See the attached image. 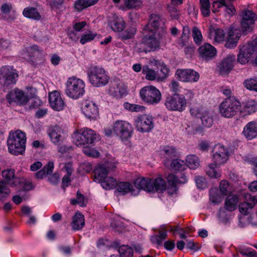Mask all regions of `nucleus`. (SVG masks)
<instances>
[{
    "mask_svg": "<svg viewBox=\"0 0 257 257\" xmlns=\"http://www.w3.org/2000/svg\"><path fill=\"white\" fill-rule=\"evenodd\" d=\"M134 184L138 189H143L149 192H163L166 189V183L161 178H158L155 180L148 178H138L135 180Z\"/></svg>",
    "mask_w": 257,
    "mask_h": 257,
    "instance_id": "2",
    "label": "nucleus"
},
{
    "mask_svg": "<svg viewBox=\"0 0 257 257\" xmlns=\"http://www.w3.org/2000/svg\"><path fill=\"white\" fill-rule=\"evenodd\" d=\"M159 235H155L152 236L151 240L152 243L158 245H161L162 241L166 239L167 233L166 231L161 232L159 231Z\"/></svg>",
    "mask_w": 257,
    "mask_h": 257,
    "instance_id": "48",
    "label": "nucleus"
},
{
    "mask_svg": "<svg viewBox=\"0 0 257 257\" xmlns=\"http://www.w3.org/2000/svg\"><path fill=\"white\" fill-rule=\"evenodd\" d=\"M96 139V134L91 129L84 128L73 135L74 142L77 146L92 144Z\"/></svg>",
    "mask_w": 257,
    "mask_h": 257,
    "instance_id": "9",
    "label": "nucleus"
},
{
    "mask_svg": "<svg viewBox=\"0 0 257 257\" xmlns=\"http://www.w3.org/2000/svg\"><path fill=\"white\" fill-rule=\"evenodd\" d=\"M220 3L225 7V11L228 15L232 16L235 13V9L232 5H227L225 0H220Z\"/></svg>",
    "mask_w": 257,
    "mask_h": 257,
    "instance_id": "59",
    "label": "nucleus"
},
{
    "mask_svg": "<svg viewBox=\"0 0 257 257\" xmlns=\"http://www.w3.org/2000/svg\"><path fill=\"white\" fill-rule=\"evenodd\" d=\"M186 164L191 169H195L200 165V161L197 156L194 155H188L186 158Z\"/></svg>",
    "mask_w": 257,
    "mask_h": 257,
    "instance_id": "38",
    "label": "nucleus"
},
{
    "mask_svg": "<svg viewBox=\"0 0 257 257\" xmlns=\"http://www.w3.org/2000/svg\"><path fill=\"white\" fill-rule=\"evenodd\" d=\"M23 14L26 17L34 19L35 20H39L41 18V16L36 8H31L25 9Z\"/></svg>",
    "mask_w": 257,
    "mask_h": 257,
    "instance_id": "41",
    "label": "nucleus"
},
{
    "mask_svg": "<svg viewBox=\"0 0 257 257\" xmlns=\"http://www.w3.org/2000/svg\"><path fill=\"white\" fill-rule=\"evenodd\" d=\"M235 62L236 57L234 55L230 54L224 57L218 65L220 74H227L233 69Z\"/></svg>",
    "mask_w": 257,
    "mask_h": 257,
    "instance_id": "18",
    "label": "nucleus"
},
{
    "mask_svg": "<svg viewBox=\"0 0 257 257\" xmlns=\"http://www.w3.org/2000/svg\"><path fill=\"white\" fill-rule=\"evenodd\" d=\"M113 133L121 140H127L132 135V126L127 121L117 120L113 123Z\"/></svg>",
    "mask_w": 257,
    "mask_h": 257,
    "instance_id": "11",
    "label": "nucleus"
},
{
    "mask_svg": "<svg viewBox=\"0 0 257 257\" xmlns=\"http://www.w3.org/2000/svg\"><path fill=\"white\" fill-rule=\"evenodd\" d=\"M257 48V39L244 45L239 46V52L237 55V61L241 64H245L249 61L250 58Z\"/></svg>",
    "mask_w": 257,
    "mask_h": 257,
    "instance_id": "14",
    "label": "nucleus"
},
{
    "mask_svg": "<svg viewBox=\"0 0 257 257\" xmlns=\"http://www.w3.org/2000/svg\"><path fill=\"white\" fill-rule=\"evenodd\" d=\"M175 75L179 80L185 82H197L200 77L199 73L191 69H178Z\"/></svg>",
    "mask_w": 257,
    "mask_h": 257,
    "instance_id": "16",
    "label": "nucleus"
},
{
    "mask_svg": "<svg viewBox=\"0 0 257 257\" xmlns=\"http://www.w3.org/2000/svg\"><path fill=\"white\" fill-rule=\"evenodd\" d=\"M219 188L223 196L227 195L230 192V186L228 182L225 180H222L220 182Z\"/></svg>",
    "mask_w": 257,
    "mask_h": 257,
    "instance_id": "52",
    "label": "nucleus"
},
{
    "mask_svg": "<svg viewBox=\"0 0 257 257\" xmlns=\"http://www.w3.org/2000/svg\"><path fill=\"white\" fill-rule=\"evenodd\" d=\"M137 32V29L134 27L128 28L120 35V38L122 40H126L133 38Z\"/></svg>",
    "mask_w": 257,
    "mask_h": 257,
    "instance_id": "49",
    "label": "nucleus"
},
{
    "mask_svg": "<svg viewBox=\"0 0 257 257\" xmlns=\"http://www.w3.org/2000/svg\"><path fill=\"white\" fill-rule=\"evenodd\" d=\"M54 169V163L52 162H49L41 170L37 172L35 174L37 179H42L45 174H50L52 173Z\"/></svg>",
    "mask_w": 257,
    "mask_h": 257,
    "instance_id": "36",
    "label": "nucleus"
},
{
    "mask_svg": "<svg viewBox=\"0 0 257 257\" xmlns=\"http://www.w3.org/2000/svg\"><path fill=\"white\" fill-rule=\"evenodd\" d=\"M162 23L163 22L160 16L152 14L150 17L148 24L144 27V31L146 32L155 33L159 29Z\"/></svg>",
    "mask_w": 257,
    "mask_h": 257,
    "instance_id": "26",
    "label": "nucleus"
},
{
    "mask_svg": "<svg viewBox=\"0 0 257 257\" xmlns=\"http://www.w3.org/2000/svg\"><path fill=\"white\" fill-rule=\"evenodd\" d=\"M110 91H112L115 95L122 96L125 93L126 89L122 83L115 82L111 84Z\"/></svg>",
    "mask_w": 257,
    "mask_h": 257,
    "instance_id": "37",
    "label": "nucleus"
},
{
    "mask_svg": "<svg viewBox=\"0 0 257 257\" xmlns=\"http://www.w3.org/2000/svg\"><path fill=\"white\" fill-rule=\"evenodd\" d=\"M117 190L122 195L132 191L131 185L128 182H120L116 185Z\"/></svg>",
    "mask_w": 257,
    "mask_h": 257,
    "instance_id": "50",
    "label": "nucleus"
},
{
    "mask_svg": "<svg viewBox=\"0 0 257 257\" xmlns=\"http://www.w3.org/2000/svg\"><path fill=\"white\" fill-rule=\"evenodd\" d=\"M243 85L249 90L257 92V77L245 80Z\"/></svg>",
    "mask_w": 257,
    "mask_h": 257,
    "instance_id": "45",
    "label": "nucleus"
},
{
    "mask_svg": "<svg viewBox=\"0 0 257 257\" xmlns=\"http://www.w3.org/2000/svg\"><path fill=\"white\" fill-rule=\"evenodd\" d=\"M6 97L10 103L15 102L19 105H25L29 101L28 96L23 91L19 89L9 92Z\"/></svg>",
    "mask_w": 257,
    "mask_h": 257,
    "instance_id": "20",
    "label": "nucleus"
},
{
    "mask_svg": "<svg viewBox=\"0 0 257 257\" xmlns=\"http://www.w3.org/2000/svg\"><path fill=\"white\" fill-rule=\"evenodd\" d=\"M124 4L127 9H134L139 7L141 5L140 0H124Z\"/></svg>",
    "mask_w": 257,
    "mask_h": 257,
    "instance_id": "56",
    "label": "nucleus"
},
{
    "mask_svg": "<svg viewBox=\"0 0 257 257\" xmlns=\"http://www.w3.org/2000/svg\"><path fill=\"white\" fill-rule=\"evenodd\" d=\"M222 196L219 194L216 188H212L210 190V201L214 204H219L222 201Z\"/></svg>",
    "mask_w": 257,
    "mask_h": 257,
    "instance_id": "47",
    "label": "nucleus"
},
{
    "mask_svg": "<svg viewBox=\"0 0 257 257\" xmlns=\"http://www.w3.org/2000/svg\"><path fill=\"white\" fill-rule=\"evenodd\" d=\"M27 53L29 56L28 60L32 65L36 66L42 62L43 57L42 53L39 50L36 45H33L27 48Z\"/></svg>",
    "mask_w": 257,
    "mask_h": 257,
    "instance_id": "22",
    "label": "nucleus"
},
{
    "mask_svg": "<svg viewBox=\"0 0 257 257\" xmlns=\"http://www.w3.org/2000/svg\"><path fill=\"white\" fill-rule=\"evenodd\" d=\"M90 82L96 87L104 86L108 83L109 78L104 69L97 66L91 67L87 73Z\"/></svg>",
    "mask_w": 257,
    "mask_h": 257,
    "instance_id": "6",
    "label": "nucleus"
},
{
    "mask_svg": "<svg viewBox=\"0 0 257 257\" xmlns=\"http://www.w3.org/2000/svg\"><path fill=\"white\" fill-rule=\"evenodd\" d=\"M225 33L223 30L217 29L215 31V40L216 42H220L224 39Z\"/></svg>",
    "mask_w": 257,
    "mask_h": 257,
    "instance_id": "61",
    "label": "nucleus"
},
{
    "mask_svg": "<svg viewBox=\"0 0 257 257\" xmlns=\"http://www.w3.org/2000/svg\"><path fill=\"white\" fill-rule=\"evenodd\" d=\"M48 132L51 141L54 144L59 145L64 141L65 138L62 135L63 131L58 126L49 128Z\"/></svg>",
    "mask_w": 257,
    "mask_h": 257,
    "instance_id": "27",
    "label": "nucleus"
},
{
    "mask_svg": "<svg viewBox=\"0 0 257 257\" xmlns=\"http://www.w3.org/2000/svg\"><path fill=\"white\" fill-rule=\"evenodd\" d=\"M243 134L248 140H251L257 137V122L251 121L244 126Z\"/></svg>",
    "mask_w": 257,
    "mask_h": 257,
    "instance_id": "29",
    "label": "nucleus"
},
{
    "mask_svg": "<svg viewBox=\"0 0 257 257\" xmlns=\"http://www.w3.org/2000/svg\"><path fill=\"white\" fill-rule=\"evenodd\" d=\"M142 73L145 75L146 78L149 80H154L157 77L156 72L150 68L148 65H145L142 68Z\"/></svg>",
    "mask_w": 257,
    "mask_h": 257,
    "instance_id": "43",
    "label": "nucleus"
},
{
    "mask_svg": "<svg viewBox=\"0 0 257 257\" xmlns=\"http://www.w3.org/2000/svg\"><path fill=\"white\" fill-rule=\"evenodd\" d=\"M160 40L156 37L155 33L152 35H146L142 41L138 44L140 52L155 51L159 47Z\"/></svg>",
    "mask_w": 257,
    "mask_h": 257,
    "instance_id": "12",
    "label": "nucleus"
},
{
    "mask_svg": "<svg viewBox=\"0 0 257 257\" xmlns=\"http://www.w3.org/2000/svg\"><path fill=\"white\" fill-rule=\"evenodd\" d=\"M218 218L220 220L226 224L228 221V218L226 214L225 208H220L218 213Z\"/></svg>",
    "mask_w": 257,
    "mask_h": 257,
    "instance_id": "62",
    "label": "nucleus"
},
{
    "mask_svg": "<svg viewBox=\"0 0 257 257\" xmlns=\"http://www.w3.org/2000/svg\"><path fill=\"white\" fill-rule=\"evenodd\" d=\"M202 121V123L206 127H210L213 123V118L211 115L207 110H205L202 113V115L200 116Z\"/></svg>",
    "mask_w": 257,
    "mask_h": 257,
    "instance_id": "40",
    "label": "nucleus"
},
{
    "mask_svg": "<svg viewBox=\"0 0 257 257\" xmlns=\"http://www.w3.org/2000/svg\"><path fill=\"white\" fill-rule=\"evenodd\" d=\"M96 35L97 34L96 33H93L90 32L88 34L82 35L80 42L82 44L84 45L87 42L93 40Z\"/></svg>",
    "mask_w": 257,
    "mask_h": 257,
    "instance_id": "54",
    "label": "nucleus"
},
{
    "mask_svg": "<svg viewBox=\"0 0 257 257\" xmlns=\"http://www.w3.org/2000/svg\"><path fill=\"white\" fill-rule=\"evenodd\" d=\"M82 109L85 115L90 119H95L98 116V108L92 102L85 101L82 103Z\"/></svg>",
    "mask_w": 257,
    "mask_h": 257,
    "instance_id": "23",
    "label": "nucleus"
},
{
    "mask_svg": "<svg viewBox=\"0 0 257 257\" xmlns=\"http://www.w3.org/2000/svg\"><path fill=\"white\" fill-rule=\"evenodd\" d=\"M240 36V32L237 30L230 31L225 45V47L229 49L235 47Z\"/></svg>",
    "mask_w": 257,
    "mask_h": 257,
    "instance_id": "30",
    "label": "nucleus"
},
{
    "mask_svg": "<svg viewBox=\"0 0 257 257\" xmlns=\"http://www.w3.org/2000/svg\"><path fill=\"white\" fill-rule=\"evenodd\" d=\"M26 137L20 130L10 133L7 140L9 152L14 155L22 154L25 151Z\"/></svg>",
    "mask_w": 257,
    "mask_h": 257,
    "instance_id": "1",
    "label": "nucleus"
},
{
    "mask_svg": "<svg viewBox=\"0 0 257 257\" xmlns=\"http://www.w3.org/2000/svg\"><path fill=\"white\" fill-rule=\"evenodd\" d=\"M245 110L248 113H254L257 111V100L250 99L246 102Z\"/></svg>",
    "mask_w": 257,
    "mask_h": 257,
    "instance_id": "51",
    "label": "nucleus"
},
{
    "mask_svg": "<svg viewBox=\"0 0 257 257\" xmlns=\"http://www.w3.org/2000/svg\"><path fill=\"white\" fill-rule=\"evenodd\" d=\"M167 180L169 184L172 186H176L178 184V176L172 174L168 175L167 176Z\"/></svg>",
    "mask_w": 257,
    "mask_h": 257,
    "instance_id": "63",
    "label": "nucleus"
},
{
    "mask_svg": "<svg viewBox=\"0 0 257 257\" xmlns=\"http://www.w3.org/2000/svg\"><path fill=\"white\" fill-rule=\"evenodd\" d=\"M195 182L198 188L203 189L207 187V183L205 178L202 177H196Z\"/></svg>",
    "mask_w": 257,
    "mask_h": 257,
    "instance_id": "60",
    "label": "nucleus"
},
{
    "mask_svg": "<svg viewBox=\"0 0 257 257\" xmlns=\"http://www.w3.org/2000/svg\"><path fill=\"white\" fill-rule=\"evenodd\" d=\"M118 251L121 257H133V249L128 245H120Z\"/></svg>",
    "mask_w": 257,
    "mask_h": 257,
    "instance_id": "44",
    "label": "nucleus"
},
{
    "mask_svg": "<svg viewBox=\"0 0 257 257\" xmlns=\"http://www.w3.org/2000/svg\"><path fill=\"white\" fill-rule=\"evenodd\" d=\"M21 181L18 185H20L22 187V190L24 191H30L34 188V186L32 185V182L29 181H26L22 179H20Z\"/></svg>",
    "mask_w": 257,
    "mask_h": 257,
    "instance_id": "58",
    "label": "nucleus"
},
{
    "mask_svg": "<svg viewBox=\"0 0 257 257\" xmlns=\"http://www.w3.org/2000/svg\"><path fill=\"white\" fill-rule=\"evenodd\" d=\"M83 152L88 157L96 158L99 156L98 151L93 148L90 147H84L83 149Z\"/></svg>",
    "mask_w": 257,
    "mask_h": 257,
    "instance_id": "53",
    "label": "nucleus"
},
{
    "mask_svg": "<svg viewBox=\"0 0 257 257\" xmlns=\"http://www.w3.org/2000/svg\"><path fill=\"white\" fill-rule=\"evenodd\" d=\"M257 48V39L244 45L239 46V52L237 55V61L241 64H245L249 61L250 58Z\"/></svg>",
    "mask_w": 257,
    "mask_h": 257,
    "instance_id": "13",
    "label": "nucleus"
},
{
    "mask_svg": "<svg viewBox=\"0 0 257 257\" xmlns=\"http://www.w3.org/2000/svg\"><path fill=\"white\" fill-rule=\"evenodd\" d=\"M49 100L51 107L54 110L60 111L65 106L64 101L62 99L59 92L57 91L50 93Z\"/></svg>",
    "mask_w": 257,
    "mask_h": 257,
    "instance_id": "25",
    "label": "nucleus"
},
{
    "mask_svg": "<svg viewBox=\"0 0 257 257\" xmlns=\"http://www.w3.org/2000/svg\"><path fill=\"white\" fill-rule=\"evenodd\" d=\"M18 74L12 66H4L0 69V84L5 88L16 83Z\"/></svg>",
    "mask_w": 257,
    "mask_h": 257,
    "instance_id": "8",
    "label": "nucleus"
},
{
    "mask_svg": "<svg viewBox=\"0 0 257 257\" xmlns=\"http://www.w3.org/2000/svg\"><path fill=\"white\" fill-rule=\"evenodd\" d=\"M241 16V28L243 33L246 34L247 32H250L252 30L257 16L255 13L248 10H243Z\"/></svg>",
    "mask_w": 257,
    "mask_h": 257,
    "instance_id": "15",
    "label": "nucleus"
},
{
    "mask_svg": "<svg viewBox=\"0 0 257 257\" xmlns=\"http://www.w3.org/2000/svg\"><path fill=\"white\" fill-rule=\"evenodd\" d=\"M198 51L200 58L205 61L212 59L216 54V50L215 47L207 43L200 46Z\"/></svg>",
    "mask_w": 257,
    "mask_h": 257,
    "instance_id": "21",
    "label": "nucleus"
},
{
    "mask_svg": "<svg viewBox=\"0 0 257 257\" xmlns=\"http://www.w3.org/2000/svg\"><path fill=\"white\" fill-rule=\"evenodd\" d=\"M152 116L143 115L139 116L136 120L137 130L141 132H149L154 127V123Z\"/></svg>",
    "mask_w": 257,
    "mask_h": 257,
    "instance_id": "17",
    "label": "nucleus"
},
{
    "mask_svg": "<svg viewBox=\"0 0 257 257\" xmlns=\"http://www.w3.org/2000/svg\"><path fill=\"white\" fill-rule=\"evenodd\" d=\"M66 94L73 99H77L83 95L85 84L83 80L75 77L69 78L66 82Z\"/></svg>",
    "mask_w": 257,
    "mask_h": 257,
    "instance_id": "5",
    "label": "nucleus"
},
{
    "mask_svg": "<svg viewBox=\"0 0 257 257\" xmlns=\"http://www.w3.org/2000/svg\"><path fill=\"white\" fill-rule=\"evenodd\" d=\"M192 36L194 42L197 44H200L202 41V37L201 32L197 27H193L192 30Z\"/></svg>",
    "mask_w": 257,
    "mask_h": 257,
    "instance_id": "55",
    "label": "nucleus"
},
{
    "mask_svg": "<svg viewBox=\"0 0 257 257\" xmlns=\"http://www.w3.org/2000/svg\"><path fill=\"white\" fill-rule=\"evenodd\" d=\"M171 167L175 170L182 171L187 168V164L184 161L177 159L172 161Z\"/></svg>",
    "mask_w": 257,
    "mask_h": 257,
    "instance_id": "46",
    "label": "nucleus"
},
{
    "mask_svg": "<svg viewBox=\"0 0 257 257\" xmlns=\"http://www.w3.org/2000/svg\"><path fill=\"white\" fill-rule=\"evenodd\" d=\"M165 157L167 159H171L176 155V151L174 148L167 146L164 149Z\"/></svg>",
    "mask_w": 257,
    "mask_h": 257,
    "instance_id": "57",
    "label": "nucleus"
},
{
    "mask_svg": "<svg viewBox=\"0 0 257 257\" xmlns=\"http://www.w3.org/2000/svg\"><path fill=\"white\" fill-rule=\"evenodd\" d=\"M116 180L112 177H106L101 183V186L106 190H110L116 187Z\"/></svg>",
    "mask_w": 257,
    "mask_h": 257,
    "instance_id": "42",
    "label": "nucleus"
},
{
    "mask_svg": "<svg viewBox=\"0 0 257 257\" xmlns=\"http://www.w3.org/2000/svg\"><path fill=\"white\" fill-rule=\"evenodd\" d=\"M85 225L84 217L82 214L80 212H77L73 217V220L71 223L72 228L74 230L81 229Z\"/></svg>",
    "mask_w": 257,
    "mask_h": 257,
    "instance_id": "32",
    "label": "nucleus"
},
{
    "mask_svg": "<svg viewBox=\"0 0 257 257\" xmlns=\"http://www.w3.org/2000/svg\"><path fill=\"white\" fill-rule=\"evenodd\" d=\"M213 159L214 163L220 165L225 163L228 158V152L221 145H216L213 150Z\"/></svg>",
    "mask_w": 257,
    "mask_h": 257,
    "instance_id": "19",
    "label": "nucleus"
},
{
    "mask_svg": "<svg viewBox=\"0 0 257 257\" xmlns=\"http://www.w3.org/2000/svg\"><path fill=\"white\" fill-rule=\"evenodd\" d=\"M48 180L52 185H57L60 181V176L59 174L55 173L49 177Z\"/></svg>",
    "mask_w": 257,
    "mask_h": 257,
    "instance_id": "64",
    "label": "nucleus"
},
{
    "mask_svg": "<svg viewBox=\"0 0 257 257\" xmlns=\"http://www.w3.org/2000/svg\"><path fill=\"white\" fill-rule=\"evenodd\" d=\"M142 99L146 103L154 104L158 103L162 98L159 90L153 86L143 87L140 92Z\"/></svg>",
    "mask_w": 257,
    "mask_h": 257,
    "instance_id": "7",
    "label": "nucleus"
},
{
    "mask_svg": "<svg viewBox=\"0 0 257 257\" xmlns=\"http://www.w3.org/2000/svg\"><path fill=\"white\" fill-rule=\"evenodd\" d=\"M186 104L185 96L178 93L168 96L165 103L169 110L179 111L184 110L186 107Z\"/></svg>",
    "mask_w": 257,
    "mask_h": 257,
    "instance_id": "10",
    "label": "nucleus"
},
{
    "mask_svg": "<svg viewBox=\"0 0 257 257\" xmlns=\"http://www.w3.org/2000/svg\"><path fill=\"white\" fill-rule=\"evenodd\" d=\"M241 109L240 102L234 97H227L223 100L219 106V112L225 118H232L236 115Z\"/></svg>",
    "mask_w": 257,
    "mask_h": 257,
    "instance_id": "3",
    "label": "nucleus"
},
{
    "mask_svg": "<svg viewBox=\"0 0 257 257\" xmlns=\"http://www.w3.org/2000/svg\"><path fill=\"white\" fill-rule=\"evenodd\" d=\"M2 176L5 181L0 182V200H2L10 193V190L6 185V183L12 187H15L21 182L20 178L15 176L14 170L12 169L4 170Z\"/></svg>",
    "mask_w": 257,
    "mask_h": 257,
    "instance_id": "4",
    "label": "nucleus"
},
{
    "mask_svg": "<svg viewBox=\"0 0 257 257\" xmlns=\"http://www.w3.org/2000/svg\"><path fill=\"white\" fill-rule=\"evenodd\" d=\"M218 166L219 165L215 163L208 165L206 169V173L208 176L215 178H218L220 177V172L216 169Z\"/></svg>",
    "mask_w": 257,
    "mask_h": 257,
    "instance_id": "39",
    "label": "nucleus"
},
{
    "mask_svg": "<svg viewBox=\"0 0 257 257\" xmlns=\"http://www.w3.org/2000/svg\"><path fill=\"white\" fill-rule=\"evenodd\" d=\"M108 26L114 32H121L125 27V23L122 18L112 15L109 18Z\"/></svg>",
    "mask_w": 257,
    "mask_h": 257,
    "instance_id": "28",
    "label": "nucleus"
},
{
    "mask_svg": "<svg viewBox=\"0 0 257 257\" xmlns=\"http://www.w3.org/2000/svg\"><path fill=\"white\" fill-rule=\"evenodd\" d=\"M98 0H77L75 2L74 7L78 11H81L84 9L90 7L98 2Z\"/></svg>",
    "mask_w": 257,
    "mask_h": 257,
    "instance_id": "34",
    "label": "nucleus"
},
{
    "mask_svg": "<svg viewBox=\"0 0 257 257\" xmlns=\"http://www.w3.org/2000/svg\"><path fill=\"white\" fill-rule=\"evenodd\" d=\"M94 173V180L101 183L107 177L108 171L105 168L101 166L96 168Z\"/></svg>",
    "mask_w": 257,
    "mask_h": 257,
    "instance_id": "33",
    "label": "nucleus"
},
{
    "mask_svg": "<svg viewBox=\"0 0 257 257\" xmlns=\"http://www.w3.org/2000/svg\"><path fill=\"white\" fill-rule=\"evenodd\" d=\"M238 203V198L236 195H229L225 201V208L228 211H232L236 209Z\"/></svg>",
    "mask_w": 257,
    "mask_h": 257,
    "instance_id": "35",
    "label": "nucleus"
},
{
    "mask_svg": "<svg viewBox=\"0 0 257 257\" xmlns=\"http://www.w3.org/2000/svg\"><path fill=\"white\" fill-rule=\"evenodd\" d=\"M246 201L241 203L239 205V209L240 213L243 215H246L257 204V196H251L247 194L245 196Z\"/></svg>",
    "mask_w": 257,
    "mask_h": 257,
    "instance_id": "24",
    "label": "nucleus"
},
{
    "mask_svg": "<svg viewBox=\"0 0 257 257\" xmlns=\"http://www.w3.org/2000/svg\"><path fill=\"white\" fill-rule=\"evenodd\" d=\"M12 10V5L7 3L3 4L1 8L4 19L8 22H12L16 19L15 13H11Z\"/></svg>",
    "mask_w": 257,
    "mask_h": 257,
    "instance_id": "31",
    "label": "nucleus"
}]
</instances>
